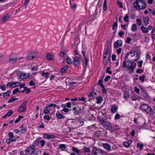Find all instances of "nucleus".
I'll return each instance as SVG.
<instances>
[{"label": "nucleus", "mask_w": 155, "mask_h": 155, "mask_svg": "<svg viewBox=\"0 0 155 155\" xmlns=\"http://www.w3.org/2000/svg\"><path fill=\"white\" fill-rule=\"evenodd\" d=\"M21 92V91L19 90V89L18 88H16L12 92V94H15V93H17V92H19V93H20Z\"/></svg>", "instance_id": "79ce46f5"}, {"label": "nucleus", "mask_w": 155, "mask_h": 155, "mask_svg": "<svg viewBox=\"0 0 155 155\" xmlns=\"http://www.w3.org/2000/svg\"><path fill=\"white\" fill-rule=\"evenodd\" d=\"M124 34V32L122 31H120L118 33V35L121 37H123V36Z\"/></svg>", "instance_id": "0e129e2a"}, {"label": "nucleus", "mask_w": 155, "mask_h": 155, "mask_svg": "<svg viewBox=\"0 0 155 155\" xmlns=\"http://www.w3.org/2000/svg\"><path fill=\"white\" fill-rule=\"evenodd\" d=\"M17 60V59L16 57H12L10 58L9 62L11 64L15 63Z\"/></svg>", "instance_id": "393cba45"}, {"label": "nucleus", "mask_w": 155, "mask_h": 155, "mask_svg": "<svg viewBox=\"0 0 155 155\" xmlns=\"http://www.w3.org/2000/svg\"><path fill=\"white\" fill-rule=\"evenodd\" d=\"M150 20V18L148 17H145L143 18V21L145 23L144 25L145 26H146L147 24H148Z\"/></svg>", "instance_id": "bb28decb"}, {"label": "nucleus", "mask_w": 155, "mask_h": 155, "mask_svg": "<svg viewBox=\"0 0 155 155\" xmlns=\"http://www.w3.org/2000/svg\"><path fill=\"white\" fill-rule=\"evenodd\" d=\"M43 112L45 114H48L50 113V110L48 109H45L44 110Z\"/></svg>", "instance_id": "13d9d810"}, {"label": "nucleus", "mask_w": 155, "mask_h": 155, "mask_svg": "<svg viewBox=\"0 0 155 155\" xmlns=\"http://www.w3.org/2000/svg\"><path fill=\"white\" fill-rule=\"evenodd\" d=\"M117 5L121 8L123 7V4L121 2L117 1Z\"/></svg>", "instance_id": "3c124183"}, {"label": "nucleus", "mask_w": 155, "mask_h": 155, "mask_svg": "<svg viewBox=\"0 0 155 155\" xmlns=\"http://www.w3.org/2000/svg\"><path fill=\"white\" fill-rule=\"evenodd\" d=\"M132 41V39L129 37H127V38L126 40V42L127 44L130 43V41Z\"/></svg>", "instance_id": "a18cd8bd"}, {"label": "nucleus", "mask_w": 155, "mask_h": 155, "mask_svg": "<svg viewBox=\"0 0 155 155\" xmlns=\"http://www.w3.org/2000/svg\"><path fill=\"white\" fill-rule=\"evenodd\" d=\"M19 84L18 82H12L11 83H8L7 84V87H15L18 86Z\"/></svg>", "instance_id": "9b49d317"}, {"label": "nucleus", "mask_w": 155, "mask_h": 155, "mask_svg": "<svg viewBox=\"0 0 155 155\" xmlns=\"http://www.w3.org/2000/svg\"><path fill=\"white\" fill-rule=\"evenodd\" d=\"M41 74L42 76L45 77L46 79H47L48 78V75L49 74V73L48 72H45L44 71H43L41 73Z\"/></svg>", "instance_id": "cd10ccee"}, {"label": "nucleus", "mask_w": 155, "mask_h": 155, "mask_svg": "<svg viewBox=\"0 0 155 155\" xmlns=\"http://www.w3.org/2000/svg\"><path fill=\"white\" fill-rule=\"evenodd\" d=\"M129 55V53H128L125 57V61L123 62V68H125L127 66L128 69L130 71L133 72L135 67L136 66V64H135L134 65V64H133V63L134 61H137V59H135L134 61L132 62V61H130L128 59V56Z\"/></svg>", "instance_id": "f257e3e1"}, {"label": "nucleus", "mask_w": 155, "mask_h": 155, "mask_svg": "<svg viewBox=\"0 0 155 155\" xmlns=\"http://www.w3.org/2000/svg\"><path fill=\"white\" fill-rule=\"evenodd\" d=\"M122 41L120 40L117 41V48L121 46L122 45Z\"/></svg>", "instance_id": "2f4dec72"}, {"label": "nucleus", "mask_w": 155, "mask_h": 155, "mask_svg": "<svg viewBox=\"0 0 155 155\" xmlns=\"http://www.w3.org/2000/svg\"><path fill=\"white\" fill-rule=\"evenodd\" d=\"M137 28L136 25L135 24H133L131 27L132 31H137Z\"/></svg>", "instance_id": "7c9ffc66"}, {"label": "nucleus", "mask_w": 155, "mask_h": 155, "mask_svg": "<svg viewBox=\"0 0 155 155\" xmlns=\"http://www.w3.org/2000/svg\"><path fill=\"white\" fill-rule=\"evenodd\" d=\"M76 120L77 128L84 124V121L81 119H77Z\"/></svg>", "instance_id": "9d476101"}, {"label": "nucleus", "mask_w": 155, "mask_h": 155, "mask_svg": "<svg viewBox=\"0 0 155 155\" xmlns=\"http://www.w3.org/2000/svg\"><path fill=\"white\" fill-rule=\"evenodd\" d=\"M66 124L70 126L71 128L74 129L77 128L76 120L73 121L71 120H69L66 122Z\"/></svg>", "instance_id": "423d86ee"}, {"label": "nucleus", "mask_w": 155, "mask_h": 155, "mask_svg": "<svg viewBox=\"0 0 155 155\" xmlns=\"http://www.w3.org/2000/svg\"><path fill=\"white\" fill-rule=\"evenodd\" d=\"M92 152L94 155H97L99 153L101 154H104V152L99 148H97L96 147H94L93 148Z\"/></svg>", "instance_id": "0eeeda50"}, {"label": "nucleus", "mask_w": 155, "mask_h": 155, "mask_svg": "<svg viewBox=\"0 0 155 155\" xmlns=\"http://www.w3.org/2000/svg\"><path fill=\"white\" fill-rule=\"evenodd\" d=\"M66 61L67 63L69 64H71L72 63V61L71 60V59L69 57H68L66 58Z\"/></svg>", "instance_id": "c9c22d12"}, {"label": "nucleus", "mask_w": 155, "mask_h": 155, "mask_svg": "<svg viewBox=\"0 0 155 155\" xmlns=\"http://www.w3.org/2000/svg\"><path fill=\"white\" fill-rule=\"evenodd\" d=\"M128 18L129 16L127 15H126L125 16L124 18V21L126 22H128L129 21L128 20Z\"/></svg>", "instance_id": "680f3d73"}, {"label": "nucleus", "mask_w": 155, "mask_h": 155, "mask_svg": "<svg viewBox=\"0 0 155 155\" xmlns=\"http://www.w3.org/2000/svg\"><path fill=\"white\" fill-rule=\"evenodd\" d=\"M9 17V15L8 13L6 14L5 15L3 16L1 20L2 23H4L5 22L8 20Z\"/></svg>", "instance_id": "f8f14e48"}, {"label": "nucleus", "mask_w": 155, "mask_h": 155, "mask_svg": "<svg viewBox=\"0 0 155 155\" xmlns=\"http://www.w3.org/2000/svg\"><path fill=\"white\" fill-rule=\"evenodd\" d=\"M56 106V105L54 104H51L47 105L46 106L45 108L46 109H48V108L51 107H54L53 108V111L55 110V107Z\"/></svg>", "instance_id": "c756f323"}, {"label": "nucleus", "mask_w": 155, "mask_h": 155, "mask_svg": "<svg viewBox=\"0 0 155 155\" xmlns=\"http://www.w3.org/2000/svg\"><path fill=\"white\" fill-rule=\"evenodd\" d=\"M72 150L77 153H79L80 152V150L77 148L74 147H73Z\"/></svg>", "instance_id": "4c0bfd02"}, {"label": "nucleus", "mask_w": 155, "mask_h": 155, "mask_svg": "<svg viewBox=\"0 0 155 155\" xmlns=\"http://www.w3.org/2000/svg\"><path fill=\"white\" fill-rule=\"evenodd\" d=\"M103 9L105 11L107 9V5L106 4V0H105L103 4Z\"/></svg>", "instance_id": "49530a36"}, {"label": "nucleus", "mask_w": 155, "mask_h": 155, "mask_svg": "<svg viewBox=\"0 0 155 155\" xmlns=\"http://www.w3.org/2000/svg\"><path fill=\"white\" fill-rule=\"evenodd\" d=\"M40 143H41V146L43 147L45 146V142L44 140H41L40 141Z\"/></svg>", "instance_id": "5fc2aeb1"}, {"label": "nucleus", "mask_w": 155, "mask_h": 155, "mask_svg": "<svg viewBox=\"0 0 155 155\" xmlns=\"http://www.w3.org/2000/svg\"><path fill=\"white\" fill-rule=\"evenodd\" d=\"M83 150H84V153H89L91 151L89 147H85Z\"/></svg>", "instance_id": "72a5a7b5"}, {"label": "nucleus", "mask_w": 155, "mask_h": 155, "mask_svg": "<svg viewBox=\"0 0 155 155\" xmlns=\"http://www.w3.org/2000/svg\"><path fill=\"white\" fill-rule=\"evenodd\" d=\"M18 100V98H12L11 99H10L8 101V103H11V102L15 101H17Z\"/></svg>", "instance_id": "58836bf2"}, {"label": "nucleus", "mask_w": 155, "mask_h": 155, "mask_svg": "<svg viewBox=\"0 0 155 155\" xmlns=\"http://www.w3.org/2000/svg\"><path fill=\"white\" fill-rule=\"evenodd\" d=\"M73 64L75 66H78L81 64L80 58L75 56L74 58Z\"/></svg>", "instance_id": "6e6552de"}, {"label": "nucleus", "mask_w": 155, "mask_h": 155, "mask_svg": "<svg viewBox=\"0 0 155 155\" xmlns=\"http://www.w3.org/2000/svg\"><path fill=\"white\" fill-rule=\"evenodd\" d=\"M129 97L128 91H125L124 93V97L125 99H127L129 98Z\"/></svg>", "instance_id": "e433bc0d"}, {"label": "nucleus", "mask_w": 155, "mask_h": 155, "mask_svg": "<svg viewBox=\"0 0 155 155\" xmlns=\"http://www.w3.org/2000/svg\"><path fill=\"white\" fill-rule=\"evenodd\" d=\"M3 94V97H6L7 96H9V93L8 92H5L4 93H2Z\"/></svg>", "instance_id": "4d7b16f0"}, {"label": "nucleus", "mask_w": 155, "mask_h": 155, "mask_svg": "<svg viewBox=\"0 0 155 155\" xmlns=\"http://www.w3.org/2000/svg\"><path fill=\"white\" fill-rule=\"evenodd\" d=\"M96 102L97 104H100L102 101L103 98L101 96H98L96 98Z\"/></svg>", "instance_id": "4be33fe9"}, {"label": "nucleus", "mask_w": 155, "mask_h": 155, "mask_svg": "<svg viewBox=\"0 0 155 155\" xmlns=\"http://www.w3.org/2000/svg\"><path fill=\"white\" fill-rule=\"evenodd\" d=\"M145 111L147 112V114H149L151 116H152L154 112L150 106H149V107Z\"/></svg>", "instance_id": "4468645a"}, {"label": "nucleus", "mask_w": 155, "mask_h": 155, "mask_svg": "<svg viewBox=\"0 0 155 155\" xmlns=\"http://www.w3.org/2000/svg\"><path fill=\"white\" fill-rule=\"evenodd\" d=\"M100 121L103 126L106 129L111 130V125L107 119L102 118L100 119Z\"/></svg>", "instance_id": "7ed1b4c3"}, {"label": "nucleus", "mask_w": 155, "mask_h": 155, "mask_svg": "<svg viewBox=\"0 0 155 155\" xmlns=\"http://www.w3.org/2000/svg\"><path fill=\"white\" fill-rule=\"evenodd\" d=\"M123 144L126 147H128L129 146V145L127 141L124 142Z\"/></svg>", "instance_id": "052dcab7"}, {"label": "nucleus", "mask_w": 155, "mask_h": 155, "mask_svg": "<svg viewBox=\"0 0 155 155\" xmlns=\"http://www.w3.org/2000/svg\"><path fill=\"white\" fill-rule=\"evenodd\" d=\"M98 84L102 88H104V86L102 82V80L100 79L98 81Z\"/></svg>", "instance_id": "c03bdc74"}, {"label": "nucleus", "mask_w": 155, "mask_h": 155, "mask_svg": "<svg viewBox=\"0 0 155 155\" xmlns=\"http://www.w3.org/2000/svg\"><path fill=\"white\" fill-rule=\"evenodd\" d=\"M103 146L105 149L108 150V151H110L111 150V147L108 143H105L103 144Z\"/></svg>", "instance_id": "dca6fc26"}, {"label": "nucleus", "mask_w": 155, "mask_h": 155, "mask_svg": "<svg viewBox=\"0 0 155 155\" xmlns=\"http://www.w3.org/2000/svg\"><path fill=\"white\" fill-rule=\"evenodd\" d=\"M53 55L50 53L47 54L46 55V58L47 59L50 60H53Z\"/></svg>", "instance_id": "c85d7f7f"}, {"label": "nucleus", "mask_w": 155, "mask_h": 155, "mask_svg": "<svg viewBox=\"0 0 155 155\" xmlns=\"http://www.w3.org/2000/svg\"><path fill=\"white\" fill-rule=\"evenodd\" d=\"M143 62V61L141 60L140 61H138V63L139 64L138 65V67L139 68H141L142 67V64Z\"/></svg>", "instance_id": "774afa93"}, {"label": "nucleus", "mask_w": 155, "mask_h": 155, "mask_svg": "<svg viewBox=\"0 0 155 155\" xmlns=\"http://www.w3.org/2000/svg\"><path fill=\"white\" fill-rule=\"evenodd\" d=\"M28 101H24L19 107L18 109V111L19 112H23L26 110V104Z\"/></svg>", "instance_id": "39448f33"}, {"label": "nucleus", "mask_w": 155, "mask_h": 155, "mask_svg": "<svg viewBox=\"0 0 155 155\" xmlns=\"http://www.w3.org/2000/svg\"><path fill=\"white\" fill-rule=\"evenodd\" d=\"M143 71V70L140 68L138 69L137 70V73H140V74L142 73Z\"/></svg>", "instance_id": "69168bd1"}, {"label": "nucleus", "mask_w": 155, "mask_h": 155, "mask_svg": "<svg viewBox=\"0 0 155 155\" xmlns=\"http://www.w3.org/2000/svg\"><path fill=\"white\" fill-rule=\"evenodd\" d=\"M68 68V66H66L61 68L60 70V72L62 73H64L67 71Z\"/></svg>", "instance_id": "b1692460"}, {"label": "nucleus", "mask_w": 155, "mask_h": 155, "mask_svg": "<svg viewBox=\"0 0 155 155\" xmlns=\"http://www.w3.org/2000/svg\"><path fill=\"white\" fill-rule=\"evenodd\" d=\"M22 73L21 71H18L17 72V75L18 76L20 77V78L21 79H24L27 78V77L25 76V74H24L23 75H22Z\"/></svg>", "instance_id": "2eb2a0df"}, {"label": "nucleus", "mask_w": 155, "mask_h": 155, "mask_svg": "<svg viewBox=\"0 0 155 155\" xmlns=\"http://www.w3.org/2000/svg\"><path fill=\"white\" fill-rule=\"evenodd\" d=\"M35 149V147L33 144L30 145L29 147H28L25 150V152L27 154L30 153V152L31 151V153L30 154H32L34 152Z\"/></svg>", "instance_id": "20e7f679"}, {"label": "nucleus", "mask_w": 155, "mask_h": 155, "mask_svg": "<svg viewBox=\"0 0 155 155\" xmlns=\"http://www.w3.org/2000/svg\"><path fill=\"white\" fill-rule=\"evenodd\" d=\"M37 56L36 54H34L33 53L31 52L27 54L25 58L28 60H31L33 59Z\"/></svg>", "instance_id": "1a4fd4ad"}, {"label": "nucleus", "mask_w": 155, "mask_h": 155, "mask_svg": "<svg viewBox=\"0 0 155 155\" xmlns=\"http://www.w3.org/2000/svg\"><path fill=\"white\" fill-rule=\"evenodd\" d=\"M137 147L138 148H139L140 149V150H141L143 149V145L142 144H140L139 143H138L137 144Z\"/></svg>", "instance_id": "de8ad7c7"}, {"label": "nucleus", "mask_w": 155, "mask_h": 155, "mask_svg": "<svg viewBox=\"0 0 155 155\" xmlns=\"http://www.w3.org/2000/svg\"><path fill=\"white\" fill-rule=\"evenodd\" d=\"M20 129V131L21 134H24L27 131V129L25 127H24L23 125H22L19 127Z\"/></svg>", "instance_id": "f3484780"}, {"label": "nucleus", "mask_w": 155, "mask_h": 155, "mask_svg": "<svg viewBox=\"0 0 155 155\" xmlns=\"http://www.w3.org/2000/svg\"><path fill=\"white\" fill-rule=\"evenodd\" d=\"M84 108L83 107V108H81L79 106H78L77 107H74L73 109V110H75L76 109H77L79 113H81L82 112V111H83L84 109Z\"/></svg>", "instance_id": "6ab92c4d"}, {"label": "nucleus", "mask_w": 155, "mask_h": 155, "mask_svg": "<svg viewBox=\"0 0 155 155\" xmlns=\"http://www.w3.org/2000/svg\"><path fill=\"white\" fill-rule=\"evenodd\" d=\"M111 111L112 113H115L116 112V106L114 104L111 108Z\"/></svg>", "instance_id": "a878e982"}, {"label": "nucleus", "mask_w": 155, "mask_h": 155, "mask_svg": "<svg viewBox=\"0 0 155 155\" xmlns=\"http://www.w3.org/2000/svg\"><path fill=\"white\" fill-rule=\"evenodd\" d=\"M145 75H143L142 76L139 77V79L142 82H143L144 81V79L145 78Z\"/></svg>", "instance_id": "ea45409f"}, {"label": "nucleus", "mask_w": 155, "mask_h": 155, "mask_svg": "<svg viewBox=\"0 0 155 155\" xmlns=\"http://www.w3.org/2000/svg\"><path fill=\"white\" fill-rule=\"evenodd\" d=\"M71 8L74 10H75L77 8V5L74 3L73 4V5L72 6H71Z\"/></svg>", "instance_id": "864d4df0"}, {"label": "nucleus", "mask_w": 155, "mask_h": 155, "mask_svg": "<svg viewBox=\"0 0 155 155\" xmlns=\"http://www.w3.org/2000/svg\"><path fill=\"white\" fill-rule=\"evenodd\" d=\"M55 136L52 134H48L46 133L44 134L43 138L48 139H53L55 138Z\"/></svg>", "instance_id": "ddd939ff"}, {"label": "nucleus", "mask_w": 155, "mask_h": 155, "mask_svg": "<svg viewBox=\"0 0 155 155\" xmlns=\"http://www.w3.org/2000/svg\"><path fill=\"white\" fill-rule=\"evenodd\" d=\"M58 148L62 151H64L66 149V146L65 144H60Z\"/></svg>", "instance_id": "5701e85b"}, {"label": "nucleus", "mask_w": 155, "mask_h": 155, "mask_svg": "<svg viewBox=\"0 0 155 155\" xmlns=\"http://www.w3.org/2000/svg\"><path fill=\"white\" fill-rule=\"evenodd\" d=\"M96 93L95 92H91L88 94V96L89 97H94L96 95Z\"/></svg>", "instance_id": "37998d69"}, {"label": "nucleus", "mask_w": 155, "mask_h": 155, "mask_svg": "<svg viewBox=\"0 0 155 155\" xmlns=\"http://www.w3.org/2000/svg\"><path fill=\"white\" fill-rule=\"evenodd\" d=\"M56 115L57 118L59 119H64L65 117L64 115L58 112L56 113Z\"/></svg>", "instance_id": "412c9836"}, {"label": "nucleus", "mask_w": 155, "mask_h": 155, "mask_svg": "<svg viewBox=\"0 0 155 155\" xmlns=\"http://www.w3.org/2000/svg\"><path fill=\"white\" fill-rule=\"evenodd\" d=\"M141 30L145 33H147L148 32L147 28L145 27L143 25L141 27Z\"/></svg>", "instance_id": "473e14b6"}, {"label": "nucleus", "mask_w": 155, "mask_h": 155, "mask_svg": "<svg viewBox=\"0 0 155 155\" xmlns=\"http://www.w3.org/2000/svg\"><path fill=\"white\" fill-rule=\"evenodd\" d=\"M134 5L135 8L139 10L144 9L146 7V3L142 0H137L134 2Z\"/></svg>", "instance_id": "f03ea898"}, {"label": "nucleus", "mask_w": 155, "mask_h": 155, "mask_svg": "<svg viewBox=\"0 0 155 155\" xmlns=\"http://www.w3.org/2000/svg\"><path fill=\"white\" fill-rule=\"evenodd\" d=\"M40 139V138L39 137L36 140H35L33 143L32 144H33L35 146V145H38L39 143H40L39 140Z\"/></svg>", "instance_id": "f704fd0d"}, {"label": "nucleus", "mask_w": 155, "mask_h": 155, "mask_svg": "<svg viewBox=\"0 0 155 155\" xmlns=\"http://www.w3.org/2000/svg\"><path fill=\"white\" fill-rule=\"evenodd\" d=\"M149 106L146 104L141 105L140 106V108L143 111H145L149 107Z\"/></svg>", "instance_id": "a211bd4d"}, {"label": "nucleus", "mask_w": 155, "mask_h": 155, "mask_svg": "<svg viewBox=\"0 0 155 155\" xmlns=\"http://www.w3.org/2000/svg\"><path fill=\"white\" fill-rule=\"evenodd\" d=\"M61 107L63 109L62 110L65 112L67 113L69 111V109L66 107V106L65 104H62L61 105Z\"/></svg>", "instance_id": "aec40b11"}, {"label": "nucleus", "mask_w": 155, "mask_h": 155, "mask_svg": "<svg viewBox=\"0 0 155 155\" xmlns=\"http://www.w3.org/2000/svg\"><path fill=\"white\" fill-rule=\"evenodd\" d=\"M110 53V49L109 48H106V50L104 54L105 55H107L108 54Z\"/></svg>", "instance_id": "6e6d98bb"}, {"label": "nucleus", "mask_w": 155, "mask_h": 155, "mask_svg": "<svg viewBox=\"0 0 155 155\" xmlns=\"http://www.w3.org/2000/svg\"><path fill=\"white\" fill-rule=\"evenodd\" d=\"M38 69V67L36 66H34L31 68V70L33 71H37Z\"/></svg>", "instance_id": "bf43d9fd"}, {"label": "nucleus", "mask_w": 155, "mask_h": 155, "mask_svg": "<svg viewBox=\"0 0 155 155\" xmlns=\"http://www.w3.org/2000/svg\"><path fill=\"white\" fill-rule=\"evenodd\" d=\"M151 35L152 38L154 39H155V31H154L153 29L152 31Z\"/></svg>", "instance_id": "603ef678"}, {"label": "nucleus", "mask_w": 155, "mask_h": 155, "mask_svg": "<svg viewBox=\"0 0 155 155\" xmlns=\"http://www.w3.org/2000/svg\"><path fill=\"white\" fill-rule=\"evenodd\" d=\"M44 118L46 120H49L51 118V117L48 115H45L44 117Z\"/></svg>", "instance_id": "09e8293b"}, {"label": "nucleus", "mask_w": 155, "mask_h": 155, "mask_svg": "<svg viewBox=\"0 0 155 155\" xmlns=\"http://www.w3.org/2000/svg\"><path fill=\"white\" fill-rule=\"evenodd\" d=\"M13 113V111L12 110H10L8 111L6 114V116L7 117L10 116L12 113Z\"/></svg>", "instance_id": "a19ab883"}, {"label": "nucleus", "mask_w": 155, "mask_h": 155, "mask_svg": "<svg viewBox=\"0 0 155 155\" xmlns=\"http://www.w3.org/2000/svg\"><path fill=\"white\" fill-rule=\"evenodd\" d=\"M8 136L10 137V138H11L12 137H13V134L11 132H9L8 133Z\"/></svg>", "instance_id": "338daca9"}, {"label": "nucleus", "mask_w": 155, "mask_h": 155, "mask_svg": "<svg viewBox=\"0 0 155 155\" xmlns=\"http://www.w3.org/2000/svg\"><path fill=\"white\" fill-rule=\"evenodd\" d=\"M66 107H67L68 108H70L71 107V103L70 102H68L66 103Z\"/></svg>", "instance_id": "e2e57ef3"}, {"label": "nucleus", "mask_w": 155, "mask_h": 155, "mask_svg": "<svg viewBox=\"0 0 155 155\" xmlns=\"http://www.w3.org/2000/svg\"><path fill=\"white\" fill-rule=\"evenodd\" d=\"M137 24L139 25H141L142 24V21L140 19H136Z\"/></svg>", "instance_id": "8fccbe9b"}]
</instances>
